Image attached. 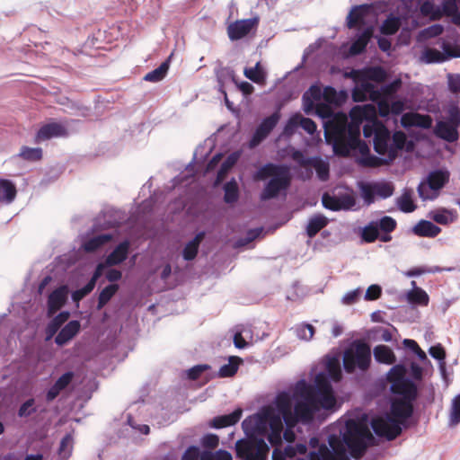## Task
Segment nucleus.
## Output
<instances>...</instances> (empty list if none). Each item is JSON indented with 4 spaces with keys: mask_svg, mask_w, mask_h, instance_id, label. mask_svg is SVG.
<instances>
[{
    "mask_svg": "<svg viewBox=\"0 0 460 460\" xmlns=\"http://www.w3.org/2000/svg\"><path fill=\"white\" fill-rule=\"evenodd\" d=\"M296 395L300 399L294 406L287 392L279 393L275 400L276 407L288 428H294L298 422L308 424L314 420V414L321 410H332L336 398L332 386L323 374L316 375L314 384L299 381L296 385Z\"/></svg>",
    "mask_w": 460,
    "mask_h": 460,
    "instance_id": "1",
    "label": "nucleus"
},
{
    "mask_svg": "<svg viewBox=\"0 0 460 460\" xmlns=\"http://www.w3.org/2000/svg\"><path fill=\"white\" fill-rule=\"evenodd\" d=\"M326 141L332 145L333 151L341 156H348L350 150L358 148L363 154L368 151L367 146L360 140L359 125L349 123L343 112L335 113L324 124Z\"/></svg>",
    "mask_w": 460,
    "mask_h": 460,
    "instance_id": "2",
    "label": "nucleus"
},
{
    "mask_svg": "<svg viewBox=\"0 0 460 460\" xmlns=\"http://www.w3.org/2000/svg\"><path fill=\"white\" fill-rule=\"evenodd\" d=\"M269 178H270V181L261 193V200L275 199L281 191L289 188L292 181L289 166L267 163L254 175V179L257 181H265Z\"/></svg>",
    "mask_w": 460,
    "mask_h": 460,
    "instance_id": "3",
    "label": "nucleus"
},
{
    "mask_svg": "<svg viewBox=\"0 0 460 460\" xmlns=\"http://www.w3.org/2000/svg\"><path fill=\"white\" fill-rule=\"evenodd\" d=\"M372 438V434L367 426L354 420H347L343 433V441L352 457L360 458L367 447V441Z\"/></svg>",
    "mask_w": 460,
    "mask_h": 460,
    "instance_id": "4",
    "label": "nucleus"
},
{
    "mask_svg": "<svg viewBox=\"0 0 460 460\" xmlns=\"http://www.w3.org/2000/svg\"><path fill=\"white\" fill-rule=\"evenodd\" d=\"M371 364L370 346L362 341H354L343 353V367L349 374H352L358 368L367 371Z\"/></svg>",
    "mask_w": 460,
    "mask_h": 460,
    "instance_id": "5",
    "label": "nucleus"
},
{
    "mask_svg": "<svg viewBox=\"0 0 460 460\" xmlns=\"http://www.w3.org/2000/svg\"><path fill=\"white\" fill-rule=\"evenodd\" d=\"M270 407H264L258 413L247 417L243 421V428L249 438L268 434L274 418H279Z\"/></svg>",
    "mask_w": 460,
    "mask_h": 460,
    "instance_id": "6",
    "label": "nucleus"
},
{
    "mask_svg": "<svg viewBox=\"0 0 460 460\" xmlns=\"http://www.w3.org/2000/svg\"><path fill=\"white\" fill-rule=\"evenodd\" d=\"M235 450L242 460H266L270 448L263 438H248L238 440Z\"/></svg>",
    "mask_w": 460,
    "mask_h": 460,
    "instance_id": "7",
    "label": "nucleus"
},
{
    "mask_svg": "<svg viewBox=\"0 0 460 460\" xmlns=\"http://www.w3.org/2000/svg\"><path fill=\"white\" fill-rule=\"evenodd\" d=\"M449 172L443 170H435L429 173L427 179L422 181L418 188V193L421 199H435L439 190L448 182Z\"/></svg>",
    "mask_w": 460,
    "mask_h": 460,
    "instance_id": "8",
    "label": "nucleus"
},
{
    "mask_svg": "<svg viewBox=\"0 0 460 460\" xmlns=\"http://www.w3.org/2000/svg\"><path fill=\"white\" fill-rule=\"evenodd\" d=\"M447 113L448 119L447 121H438L434 128V133L438 137L447 142L453 143L459 137L457 129L460 127V109L456 106H451Z\"/></svg>",
    "mask_w": 460,
    "mask_h": 460,
    "instance_id": "9",
    "label": "nucleus"
},
{
    "mask_svg": "<svg viewBox=\"0 0 460 460\" xmlns=\"http://www.w3.org/2000/svg\"><path fill=\"white\" fill-rule=\"evenodd\" d=\"M329 444L332 450L324 444L321 445L317 451L309 455L310 460H349L341 441L335 436H331Z\"/></svg>",
    "mask_w": 460,
    "mask_h": 460,
    "instance_id": "10",
    "label": "nucleus"
},
{
    "mask_svg": "<svg viewBox=\"0 0 460 460\" xmlns=\"http://www.w3.org/2000/svg\"><path fill=\"white\" fill-rule=\"evenodd\" d=\"M371 427L378 437L385 438L388 440L395 439L402 433V428L396 420L389 414L385 417L372 419Z\"/></svg>",
    "mask_w": 460,
    "mask_h": 460,
    "instance_id": "11",
    "label": "nucleus"
},
{
    "mask_svg": "<svg viewBox=\"0 0 460 460\" xmlns=\"http://www.w3.org/2000/svg\"><path fill=\"white\" fill-rule=\"evenodd\" d=\"M361 197L367 205L375 202V197L387 199L394 194V187L391 182L361 183L359 185Z\"/></svg>",
    "mask_w": 460,
    "mask_h": 460,
    "instance_id": "12",
    "label": "nucleus"
},
{
    "mask_svg": "<svg viewBox=\"0 0 460 460\" xmlns=\"http://www.w3.org/2000/svg\"><path fill=\"white\" fill-rule=\"evenodd\" d=\"M259 18L236 20L226 28L227 36L232 41L242 40L252 32H255L259 25Z\"/></svg>",
    "mask_w": 460,
    "mask_h": 460,
    "instance_id": "13",
    "label": "nucleus"
},
{
    "mask_svg": "<svg viewBox=\"0 0 460 460\" xmlns=\"http://www.w3.org/2000/svg\"><path fill=\"white\" fill-rule=\"evenodd\" d=\"M292 159L302 167L314 168L319 180L325 181L329 179V164L328 163L323 161L320 157H305L301 151L296 150L292 154Z\"/></svg>",
    "mask_w": 460,
    "mask_h": 460,
    "instance_id": "14",
    "label": "nucleus"
},
{
    "mask_svg": "<svg viewBox=\"0 0 460 460\" xmlns=\"http://www.w3.org/2000/svg\"><path fill=\"white\" fill-rule=\"evenodd\" d=\"M391 140V133L388 128L379 121L374 122V150L381 155H387L389 158V142Z\"/></svg>",
    "mask_w": 460,
    "mask_h": 460,
    "instance_id": "15",
    "label": "nucleus"
},
{
    "mask_svg": "<svg viewBox=\"0 0 460 460\" xmlns=\"http://www.w3.org/2000/svg\"><path fill=\"white\" fill-rule=\"evenodd\" d=\"M279 119L280 114L279 111H275L270 116L265 118L256 128L250 141V146L255 147L263 141L277 126Z\"/></svg>",
    "mask_w": 460,
    "mask_h": 460,
    "instance_id": "16",
    "label": "nucleus"
},
{
    "mask_svg": "<svg viewBox=\"0 0 460 460\" xmlns=\"http://www.w3.org/2000/svg\"><path fill=\"white\" fill-rule=\"evenodd\" d=\"M413 402L414 401L394 399L391 402L389 415L394 420H396L400 426L403 425L413 413Z\"/></svg>",
    "mask_w": 460,
    "mask_h": 460,
    "instance_id": "17",
    "label": "nucleus"
},
{
    "mask_svg": "<svg viewBox=\"0 0 460 460\" xmlns=\"http://www.w3.org/2000/svg\"><path fill=\"white\" fill-rule=\"evenodd\" d=\"M67 136V129L66 127L58 122H51L45 124L40 128L36 136L35 143L39 144L42 141L49 140L52 137H66Z\"/></svg>",
    "mask_w": 460,
    "mask_h": 460,
    "instance_id": "18",
    "label": "nucleus"
},
{
    "mask_svg": "<svg viewBox=\"0 0 460 460\" xmlns=\"http://www.w3.org/2000/svg\"><path fill=\"white\" fill-rule=\"evenodd\" d=\"M390 389L393 394L402 396L401 400L415 401L418 396L416 385L408 378L393 384Z\"/></svg>",
    "mask_w": 460,
    "mask_h": 460,
    "instance_id": "19",
    "label": "nucleus"
},
{
    "mask_svg": "<svg viewBox=\"0 0 460 460\" xmlns=\"http://www.w3.org/2000/svg\"><path fill=\"white\" fill-rule=\"evenodd\" d=\"M67 288L66 286L59 287L52 291L48 298V315L52 316L66 302Z\"/></svg>",
    "mask_w": 460,
    "mask_h": 460,
    "instance_id": "20",
    "label": "nucleus"
},
{
    "mask_svg": "<svg viewBox=\"0 0 460 460\" xmlns=\"http://www.w3.org/2000/svg\"><path fill=\"white\" fill-rule=\"evenodd\" d=\"M81 324L77 320L68 322L58 333L55 342L58 346H64L71 341L80 331Z\"/></svg>",
    "mask_w": 460,
    "mask_h": 460,
    "instance_id": "21",
    "label": "nucleus"
},
{
    "mask_svg": "<svg viewBox=\"0 0 460 460\" xmlns=\"http://www.w3.org/2000/svg\"><path fill=\"white\" fill-rule=\"evenodd\" d=\"M73 378V372L69 371L64 373L49 389V391L46 394V400L48 402H52L53 400H55L59 395V394L70 385Z\"/></svg>",
    "mask_w": 460,
    "mask_h": 460,
    "instance_id": "22",
    "label": "nucleus"
},
{
    "mask_svg": "<svg viewBox=\"0 0 460 460\" xmlns=\"http://www.w3.org/2000/svg\"><path fill=\"white\" fill-rule=\"evenodd\" d=\"M242 413V409L238 408L230 414L217 416L211 420L210 426L214 429L233 426L240 420Z\"/></svg>",
    "mask_w": 460,
    "mask_h": 460,
    "instance_id": "23",
    "label": "nucleus"
},
{
    "mask_svg": "<svg viewBox=\"0 0 460 460\" xmlns=\"http://www.w3.org/2000/svg\"><path fill=\"white\" fill-rule=\"evenodd\" d=\"M429 217L434 222L443 226L452 224L458 218L457 212L456 210L444 208L431 211Z\"/></svg>",
    "mask_w": 460,
    "mask_h": 460,
    "instance_id": "24",
    "label": "nucleus"
},
{
    "mask_svg": "<svg viewBox=\"0 0 460 460\" xmlns=\"http://www.w3.org/2000/svg\"><path fill=\"white\" fill-rule=\"evenodd\" d=\"M129 243L123 241L106 258L107 266H114L123 262L128 254Z\"/></svg>",
    "mask_w": 460,
    "mask_h": 460,
    "instance_id": "25",
    "label": "nucleus"
},
{
    "mask_svg": "<svg viewBox=\"0 0 460 460\" xmlns=\"http://www.w3.org/2000/svg\"><path fill=\"white\" fill-rule=\"evenodd\" d=\"M374 29L369 26L364 30V31L358 36V38L352 42L349 48V53L351 55H359L363 53L373 37Z\"/></svg>",
    "mask_w": 460,
    "mask_h": 460,
    "instance_id": "26",
    "label": "nucleus"
},
{
    "mask_svg": "<svg viewBox=\"0 0 460 460\" xmlns=\"http://www.w3.org/2000/svg\"><path fill=\"white\" fill-rule=\"evenodd\" d=\"M412 231L418 236L434 238L441 233V228L430 221L420 220L413 226Z\"/></svg>",
    "mask_w": 460,
    "mask_h": 460,
    "instance_id": "27",
    "label": "nucleus"
},
{
    "mask_svg": "<svg viewBox=\"0 0 460 460\" xmlns=\"http://www.w3.org/2000/svg\"><path fill=\"white\" fill-rule=\"evenodd\" d=\"M368 11L367 4L356 5L349 13L347 16V26L349 29L356 28L358 25L363 24L364 17Z\"/></svg>",
    "mask_w": 460,
    "mask_h": 460,
    "instance_id": "28",
    "label": "nucleus"
},
{
    "mask_svg": "<svg viewBox=\"0 0 460 460\" xmlns=\"http://www.w3.org/2000/svg\"><path fill=\"white\" fill-rule=\"evenodd\" d=\"M420 13L429 17L431 21H438L444 16V3L442 6H436L435 4L429 0L424 1L420 5Z\"/></svg>",
    "mask_w": 460,
    "mask_h": 460,
    "instance_id": "29",
    "label": "nucleus"
},
{
    "mask_svg": "<svg viewBox=\"0 0 460 460\" xmlns=\"http://www.w3.org/2000/svg\"><path fill=\"white\" fill-rule=\"evenodd\" d=\"M112 237L111 234H102L84 242L82 247L86 252H93L111 242Z\"/></svg>",
    "mask_w": 460,
    "mask_h": 460,
    "instance_id": "30",
    "label": "nucleus"
},
{
    "mask_svg": "<svg viewBox=\"0 0 460 460\" xmlns=\"http://www.w3.org/2000/svg\"><path fill=\"white\" fill-rule=\"evenodd\" d=\"M204 238L205 233L199 232L195 235V237L191 241H190L185 245L182 251V256L185 261H192L196 258L199 252V244L201 243Z\"/></svg>",
    "mask_w": 460,
    "mask_h": 460,
    "instance_id": "31",
    "label": "nucleus"
},
{
    "mask_svg": "<svg viewBox=\"0 0 460 460\" xmlns=\"http://www.w3.org/2000/svg\"><path fill=\"white\" fill-rule=\"evenodd\" d=\"M375 359L386 365H393L396 362V357L394 351L386 345H377L374 348Z\"/></svg>",
    "mask_w": 460,
    "mask_h": 460,
    "instance_id": "32",
    "label": "nucleus"
},
{
    "mask_svg": "<svg viewBox=\"0 0 460 460\" xmlns=\"http://www.w3.org/2000/svg\"><path fill=\"white\" fill-rule=\"evenodd\" d=\"M243 363V359L238 356L229 357L228 363L223 365L218 371L219 377H232L234 376L239 366Z\"/></svg>",
    "mask_w": 460,
    "mask_h": 460,
    "instance_id": "33",
    "label": "nucleus"
},
{
    "mask_svg": "<svg viewBox=\"0 0 460 460\" xmlns=\"http://www.w3.org/2000/svg\"><path fill=\"white\" fill-rule=\"evenodd\" d=\"M402 21L398 16L390 14L382 22L380 26V32L383 35H394L401 28Z\"/></svg>",
    "mask_w": 460,
    "mask_h": 460,
    "instance_id": "34",
    "label": "nucleus"
},
{
    "mask_svg": "<svg viewBox=\"0 0 460 460\" xmlns=\"http://www.w3.org/2000/svg\"><path fill=\"white\" fill-rule=\"evenodd\" d=\"M414 287L413 289L408 292L407 299L411 304L426 306L429 304V298L428 294L420 288H416V282H411Z\"/></svg>",
    "mask_w": 460,
    "mask_h": 460,
    "instance_id": "35",
    "label": "nucleus"
},
{
    "mask_svg": "<svg viewBox=\"0 0 460 460\" xmlns=\"http://www.w3.org/2000/svg\"><path fill=\"white\" fill-rule=\"evenodd\" d=\"M283 431V424L281 417L274 418L268 431V440L272 446H278L281 443V433Z\"/></svg>",
    "mask_w": 460,
    "mask_h": 460,
    "instance_id": "36",
    "label": "nucleus"
},
{
    "mask_svg": "<svg viewBox=\"0 0 460 460\" xmlns=\"http://www.w3.org/2000/svg\"><path fill=\"white\" fill-rule=\"evenodd\" d=\"M328 224L327 218L323 215H316L310 218L307 227L306 234L312 238L315 236L323 228Z\"/></svg>",
    "mask_w": 460,
    "mask_h": 460,
    "instance_id": "37",
    "label": "nucleus"
},
{
    "mask_svg": "<svg viewBox=\"0 0 460 460\" xmlns=\"http://www.w3.org/2000/svg\"><path fill=\"white\" fill-rule=\"evenodd\" d=\"M393 144L389 148V160L394 161L397 156L398 150L404 147L406 135L402 131H395L392 137Z\"/></svg>",
    "mask_w": 460,
    "mask_h": 460,
    "instance_id": "38",
    "label": "nucleus"
},
{
    "mask_svg": "<svg viewBox=\"0 0 460 460\" xmlns=\"http://www.w3.org/2000/svg\"><path fill=\"white\" fill-rule=\"evenodd\" d=\"M323 96L322 90L317 85H312L303 95L305 111L308 113L314 107L313 101H320Z\"/></svg>",
    "mask_w": 460,
    "mask_h": 460,
    "instance_id": "39",
    "label": "nucleus"
},
{
    "mask_svg": "<svg viewBox=\"0 0 460 460\" xmlns=\"http://www.w3.org/2000/svg\"><path fill=\"white\" fill-rule=\"evenodd\" d=\"M16 196L14 184L8 180H0V202H12Z\"/></svg>",
    "mask_w": 460,
    "mask_h": 460,
    "instance_id": "40",
    "label": "nucleus"
},
{
    "mask_svg": "<svg viewBox=\"0 0 460 460\" xmlns=\"http://www.w3.org/2000/svg\"><path fill=\"white\" fill-rule=\"evenodd\" d=\"M69 316L70 314L67 311H63L56 315L47 326L48 336L51 337L57 333L61 326L68 320Z\"/></svg>",
    "mask_w": 460,
    "mask_h": 460,
    "instance_id": "41",
    "label": "nucleus"
},
{
    "mask_svg": "<svg viewBox=\"0 0 460 460\" xmlns=\"http://www.w3.org/2000/svg\"><path fill=\"white\" fill-rule=\"evenodd\" d=\"M396 203H397L399 209L404 213H411L417 208V206L414 204V202L412 200L411 190H405L397 199Z\"/></svg>",
    "mask_w": 460,
    "mask_h": 460,
    "instance_id": "42",
    "label": "nucleus"
},
{
    "mask_svg": "<svg viewBox=\"0 0 460 460\" xmlns=\"http://www.w3.org/2000/svg\"><path fill=\"white\" fill-rule=\"evenodd\" d=\"M224 200L227 204H233L239 199V188L234 180L226 182L224 185Z\"/></svg>",
    "mask_w": 460,
    "mask_h": 460,
    "instance_id": "43",
    "label": "nucleus"
},
{
    "mask_svg": "<svg viewBox=\"0 0 460 460\" xmlns=\"http://www.w3.org/2000/svg\"><path fill=\"white\" fill-rule=\"evenodd\" d=\"M118 290V284H110L109 286L104 288L98 296L97 309L100 310L103 308L108 304V302L112 298V296L117 293Z\"/></svg>",
    "mask_w": 460,
    "mask_h": 460,
    "instance_id": "44",
    "label": "nucleus"
},
{
    "mask_svg": "<svg viewBox=\"0 0 460 460\" xmlns=\"http://www.w3.org/2000/svg\"><path fill=\"white\" fill-rule=\"evenodd\" d=\"M169 69V59L163 62L157 68L147 73L144 79L148 82L156 83L163 80Z\"/></svg>",
    "mask_w": 460,
    "mask_h": 460,
    "instance_id": "45",
    "label": "nucleus"
},
{
    "mask_svg": "<svg viewBox=\"0 0 460 460\" xmlns=\"http://www.w3.org/2000/svg\"><path fill=\"white\" fill-rule=\"evenodd\" d=\"M295 120H296L297 127H301L309 135H313L316 131L317 126L313 119L296 113L291 116V123H295Z\"/></svg>",
    "mask_w": 460,
    "mask_h": 460,
    "instance_id": "46",
    "label": "nucleus"
},
{
    "mask_svg": "<svg viewBox=\"0 0 460 460\" xmlns=\"http://www.w3.org/2000/svg\"><path fill=\"white\" fill-rule=\"evenodd\" d=\"M444 15L451 17L452 22L460 25V12L455 0L444 1Z\"/></svg>",
    "mask_w": 460,
    "mask_h": 460,
    "instance_id": "47",
    "label": "nucleus"
},
{
    "mask_svg": "<svg viewBox=\"0 0 460 460\" xmlns=\"http://www.w3.org/2000/svg\"><path fill=\"white\" fill-rule=\"evenodd\" d=\"M407 369L405 366L402 364L394 365L387 373L386 379L391 384L398 383L405 378Z\"/></svg>",
    "mask_w": 460,
    "mask_h": 460,
    "instance_id": "48",
    "label": "nucleus"
},
{
    "mask_svg": "<svg viewBox=\"0 0 460 460\" xmlns=\"http://www.w3.org/2000/svg\"><path fill=\"white\" fill-rule=\"evenodd\" d=\"M376 114V109L372 105H365L363 107L355 106L350 111V116L353 119H367L369 117Z\"/></svg>",
    "mask_w": 460,
    "mask_h": 460,
    "instance_id": "49",
    "label": "nucleus"
},
{
    "mask_svg": "<svg viewBox=\"0 0 460 460\" xmlns=\"http://www.w3.org/2000/svg\"><path fill=\"white\" fill-rule=\"evenodd\" d=\"M364 76L376 83H383L386 79V72L382 66H372L363 71Z\"/></svg>",
    "mask_w": 460,
    "mask_h": 460,
    "instance_id": "50",
    "label": "nucleus"
},
{
    "mask_svg": "<svg viewBox=\"0 0 460 460\" xmlns=\"http://www.w3.org/2000/svg\"><path fill=\"white\" fill-rule=\"evenodd\" d=\"M244 75L256 84H262L265 81V74L258 62L254 67H245Z\"/></svg>",
    "mask_w": 460,
    "mask_h": 460,
    "instance_id": "51",
    "label": "nucleus"
},
{
    "mask_svg": "<svg viewBox=\"0 0 460 460\" xmlns=\"http://www.w3.org/2000/svg\"><path fill=\"white\" fill-rule=\"evenodd\" d=\"M375 223L377 226L378 232H382L384 234H391L397 226L395 219L389 216H385L380 218V220L375 221Z\"/></svg>",
    "mask_w": 460,
    "mask_h": 460,
    "instance_id": "52",
    "label": "nucleus"
},
{
    "mask_svg": "<svg viewBox=\"0 0 460 460\" xmlns=\"http://www.w3.org/2000/svg\"><path fill=\"white\" fill-rule=\"evenodd\" d=\"M19 155L26 161H40L42 158V149L40 147L22 146Z\"/></svg>",
    "mask_w": 460,
    "mask_h": 460,
    "instance_id": "53",
    "label": "nucleus"
},
{
    "mask_svg": "<svg viewBox=\"0 0 460 460\" xmlns=\"http://www.w3.org/2000/svg\"><path fill=\"white\" fill-rule=\"evenodd\" d=\"M73 450V437L71 434H66L60 441V445L58 447V455L64 458L67 459Z\"/></svg>",
    "mask_w": 460,
    "mask_h": 460,
    "instance_id": "54",
    "label": "nucleus"
},
{
    "mask_svg": "<svg viewBox=\"0 0 460 460\" xmlns=\"http://www.w3.org/2000/svg\"><path fill=\"white\" fill-rule=\"evenodd\" d=\"M361 237L366 243H374L378 239L379 232L375 221H371L363 228Z\"/></svg>",
    "mask_w": 460,
    "mask_h": 460,
    "instance_id": "55",
    "label": "nucleus"
},
{
    "mask_svg": "<svg viewBox=\"0 0 460 460\" xmlns=\"http://www.w3.org/2000/svg\"><path fill=\"white\" fill-rule=\"evenodd\" d=\"M374 85L371 83H362L359 88H355L352 92V98L355 102H363L367 98V93H372Z\"/></svg>",
    "mask_w": 460,
    "mask_h": 460,
    "instance_id": "56",
    "label": "nucleus"
},
{
    "mask_svg": "<svg viewBox=\"0 0 460 460\" xmlns=\"http://www.w3.org/2000/svg\"><path fill=\"white\" fill-rule=\"evenodd\" d=\"M449 422L450 425L460 423V394L456 395L452 401Z\"/></svg>",
    "mask_w": 460,
    "mask_h": 460,
    "instance_id": "57",
    "label": "nucleus"
},
{
    "mask_svg": "<svg viewBox=\"0 0 460 460\" xmlns=\"http://www.w3.org/2000/svg\"><path fill=\"white\" fill-rule=\"evenodd\" d=\"M296 332L300 340L310 341L314 334V328L312 324L304 323L296 328Z\"/></svg>",
    "mask_w": 460,
    "mask_h": 460,
    "instance_id": "58",
    "label": "nucleus"
},
{
    "mask_svg": "<svg viewBox=\"0 0 460 460\" xmlns=\"http://www.w3.org/2000/svg\"><path fill=\"white\" fill-rule=\"evenodd\" d=\"M35 400L34 398H30L26 400L18 410V416L20 418H27L31 414L35 413L37 409L34 406Z\"/></svg>",
    "mask_w": 460,
    "mask_h": 460,
    "instance_id": "59",
    "label": "nucleus"
},
{
    "mask_svg": "<svg viewBox=\"0 0 460 460\" xmlns=\"http://www.w3.org/2000/svg\"><path fill=\"white\" fill-rule=\"evenodd\" d=\"M327 371L333 381L339 382L341 379L340 363L336 358H332L328 361Z\"/></svg>",
    "mask_w": 460,
    "mask_h": 460,
    "instance_id": "60",
    "label": "nucleus"
},
{
    "mask_svg": "<svg viewBox=\"0 0 460 460\" xmlns=\"http://www.w3.org/2000/svg\"><path fill=\"white\" fill-rule=\"evenodd\" d=\"M390 162L391 161L389 160L388 157H387V159H385V158H380V157H377L376 155H371L364 157L362 160V164L365 166L372 167V168H376V167H379V166H382L385 164H389Z\"/></svg>",
    "mask_w": 460,
    "mask_h": 460,
    "instance_id": "61",
    "label": "nucleus"
},
{
    "mask_svg": "<svg viewBox=\"0 0 460 460\" xmlns=\"http://www.w3.org/2000/svg\"><path fill=\"white\" fill-rule=\"evenodd\" d=\"M322 202L324 208L332 210L339 211L341 210V207L339 205L338 197L331 196L328 193H324L323 195Z\"/></svg>",
    "mask_w": 460,
    "mask_h": 460,
    "instance_id": "62",
    "label": "nucleus"
},
{
    "mask_svg": "<svg viewBox=\"0 0 460 460\" xmlns=\"http://www.w3.org/2000/svg\"><path fill=\"white\" fill-rule=\"evenodd\" d=\"M94 288H95V286L93 284H92L90 281H88V283L84 287L73 292V294H72L73 300L75 302H78V301L82 300L84 296H86L88 294H90L93 290Z\"/></svg>",
    "mask_w": 460,
    "mask_h": 460,
    "instance_id": "63",
    "label": "nucleus"
},
{
    "mask_svg": "<svg viewBox=\"0 0 460 460\" xmlns=\"http://www.w3.org/2000/svg\"><path fill=\"white\" fill-rule=\"evenodd\" d=\"M441 48L443 49L441 53L445 55L446 60L449 58L460 57V49L454 47L450 42L442 41Z\"/></svg>",
    "mask_w": 460,
    "mask_h": 460,
    "instance_id": "64",
    "label": "nucleus"
}]
</instances>
